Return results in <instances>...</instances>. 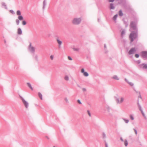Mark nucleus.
<instances>
[{
	"instance_id": "obj_13",
	"label": "nucleus",
	"mask_w": 147,
	"mask_h": 147,
	"mask_svg": "<svg viewBox=\"0 0 147 147\" xmlns=\"http://www.w3.org/2000/svg\"><path fill=\"white\" fill-rule=\"evenodd\" d=\"M17 33L19 35H21L22 34V31L20 28H19L18 29Z\"/></svg>"
},
{
	"instance_id": "obj_9",
	"label": "nucleus",
	"mask_w": 147,
	"mask_h": 147,
	"mask_svg": "<svg viewBox=\"0 0 147 147\" xmlns=\"http://www.w3.org/2000/svg\"><path fill=\"white\" fill-rule=\"evenodd\" d=\"M29 49L30 51L32 52H34L35 51V48L32 46L31 45H30Z\"/></svg>"
},
{
	"instance_id": "obj_35",
	"label": "nucleus",
	"mask_w": 147,
	"mask_h": 147,
	"mask_svg": "<svg viewBox=\"0 0 147 147\" xmlns=\"http://www.w3.org/2000/svg\"><path fill=\"white\" fill-rule=\"evenodd\" d=\"M105 145L106 147H108V145L107 144V143L106 142V141L105 140Z\"/></svg>"
},
{
	"instance_id": "obj_48",
	"label": "nucleus",
	"mask_w": 147,
	"mask_h": 147,
	"mask_svg": "<svg viewBox=\"0 0 147 147\" xmlns=\"http://www.w3.org/2000/svg\"><path fill=\"white\" fill-rule=\"evenodd\" d=\"M104 47L105 48V49L106 48V45L105 44L104 45Z\"/></svg>"
},
{
	"instance_id": "obj_10",
	"label": "nucleus",
	"mask_w": 147,
	"mask_h": 147,
	"mask_svg": "<svg viewBox=\"0 0 147 147\" xmlns=\"http://www.w3.org/2000/svg\"><path fill=\"white\" fill-rule=\"evenodd\" d=\"M22 101L25 107L26 108H27L28 106V103L23 99H22Z\"/></svg>"
},
{
	"instance_id": "obj_27",
	"label": "nucleus",
	"mask_w": 147,
	"mask_h": 147,
	"mask_svg": "<svg viewBox=\"0 0 147 147\" xmlns=\"http://www.w3.org/2000/svg\"><path fill=\"white\" fill-rule=\"evenodd\" d=\"M128 83L131 86H133L134 85V84L131 82H128Z\"/></svg>"
},
{
	"instance_id": "obj_25",
	"label": "nucleus",
	"mask_w": 147,
	"mask_h": 147,
	"mask_svg": "<svg viewBox=\"0 0 147 147\" xmlns=\"http://www.w3.org/2000/svg\"><path fill=\"white\" fill-rule=\"evenodd\" d=\"M141 113H142V115H143V117H144V118H145V119H146V116L145 115V114L144 113V112H143V111H142L141 112Z\"/></svg>"
},
{
	"instance_id": "obj_1",
	"label": "nucleus",
	"mask_w": 147,
	"mask_h": 147,
	"mask_svg": "<svg viewBox=\"0 0 147 147\" xmlns=\"http://www.w3.org/2000/svg\"><path fill=\"white\" fill-rule=\"evenodd\" d=\"M136 23L135 22H131L130 24L129 30L131 32L129 35V38L131 42L134 41V39L136 38L138 36V30L136 27Z\"/></svg>"
},
{
	"instance_id": "obj_31",
	"label": "nucleus",
	"mask_w": 147,
	"mask_h": 147,
	"mask_svg": "<svg viewBox=\"0 0 147 147\" xmlns=\"http://www.w3.org/2000/svg\"><path fill=\"white\" fill-rule=\"evenodd\" d=\"M16 22L17 25H18L20 23V22L18 20H16Z\"/></svg>"
},
{
	"instance_id": "obj_42",
	"label": "nucleus",
	"mask_w": 147,
	"mask_h": 147,
	"mask_svg": "<svg viewBox=\"0 0 147 147\" xmlns=\"http://www.w3.org/2000/svg\"><path fill=\"white\" fill-rule=\"evenodd\" d=\"M125 82H127V83H128V82H129L128 80L127 79H126V78L125 79Z\"/></svg>"
},
{
	"instance_id": "obj_43",
	"label": "nucleus",
	"mask_w": 147,
	"mask_h": 147,
	"mask_svg": "<svg viewBox=\"0 0 147 147\" xmlns=\"http://www.w3.org/2000/svg\"><path fill=\"white\" fill-rule=\"evenodd\" d=\"M114 0H109V2H113L114 1Z\"/></svg>"
},
{
	"instance_id": "obj_18",
	"label": "nucleus",
	"mask_w": 147,
	"mask_h": 147,
	"mask_svg": "<svg viewBox=\"0 0 147 147\" xmlns=\"http://www.w3.org/2000/svg\"><path fill=\"white\" fill-rule=\"evenodd\" d=\"M106 109L109 113L110 112L112 111V109L108 106L106 107Z\"/></svg>"
},
{
	"instance_id": "obj_24",
	"label": "nucleus",
	"mask_w": 147,
	"mask_h": 147,
	"mask_svg": "<svg viewBox=\"0 0 147 147\" xmlns=\"http://www.w3.org/2000/svg\"><path fill=\"white\" fill-rule=\"evenodd\" d=\"M102 135L103 138H106V135L105 133L103 132Z\"/></svg>"
},
{
	"instance_id": "obj_6",
	"label": "nucleus",
	"mask_w": 147,
	"mask_h": 147,
	"mask_svg": "<svg viewBox=\"0 0 147 147\" xmlns=\"http://www.w3.org/2000/svg\"><path fill=\"white\" fill-rule=\"evenodd\" d=\"M140 67L143 69H147V64L143 63L139 65Z\"/></svg>"
},
{
	"instance_id": "obj_8",
	"label": "nucleus",
	"mask_w": 147,
	"mask_h": 147,
	"mask_svg": "<svg viewBox=\"0 0 147 147\" xmlns=\"http://www.w3.org/2000/svg\"><path fill=\"white\" fill-rule=\"evenodd\" d=\"M59 45V47H60L62 44V42L59 38H57L56 39Z\"/></svg>"
},
{
	"instance_id": "obj_34",
	"label": "nucleus",
	"mask_w": 147,
	"mask_h": 147,
	"mask_svg": "<svg viewBox=\"0 0 147 147\" xmlns=\"http://www.w3.org/2000/svg\"><path fill=\"white\" fill-rule=\"evenodd\" d=\"M138 98H140L142 99L141 96V95L140 92H139V95L138 96Z\"/></svg>"
},
{
	"instance_id": "obj_40",
	"label": "nucleus",
	"mask_w": 147,
	"mask_h": 147,
	"mask_svg": "<svg viewBox=\"0 0 147 147\" xmlns=\"http://www.w3.org/2000/svg\"><path fill=\"white\" fill-rule=\"evenodd\" d=\"M75 51H78L79 50V49H78L74 48L73 49Z\"/></svg>"
},
{
	"instance_id": "obj_21",
	"label": "nucleus",
	"mask_w": 147,
	"mask_h": 147,
	"mask_svg": "<svg viewBox=\"0 0 147 147\" xmlns=\"http://www.w3.org/2000/svg\"><path fill=\"white\" fill-rule=\"evenodd\" d=\"M129 117L130 118V119L132 120H133L134 119V116L133 115H129Z\"/></svg>"
},
{
	"instance_id": "obj_39",
	"label": "nucleus",
	"mask_w": 147,
	"mask_h": 147,
	"mask_svg": "<svg viewBox=\"0 0 147 147\" xmlns=\"http://www.w3.org/2000/svg\"><path fill=\"white\" fill-rule=\"evenodd\" d=\"M120 140L122 142H124V140H123V139L122 138V137H121L120 138Z\"/></svg>"
},
{
	"instance_id": "obj_49",
	"label": "nucleus",
	"mask_w": 147,
	"mask_h": 147,
	"mask_svg": "<svg viewBox=\"0 0 147 147\" xmlns=\"http://www.w3.org/2000/svg\"><path fill=\"white\" fill-rule=\"evenodd\" d=\"M127 25H126V27H127Z\"/></svg>"
},
{
	"instance_id": "obj_44",
	"label": "nucleus",
	"mask_w": 147,
	"mask_h": 147,
	"mask_svg": "<svg viewBox=\"0 0 147 147\" xmlns=\"http://www.w3.org/2000/svg\"><path fill=\"white\" fill-rule=\"evenodd\" d=\"M78 103L79 104H81V102H80V100H78Z\"/></svg>"
},
{
	"instance_id": "obj_3",
	"label": "nucleus",
	"mask_w": 147,
	"mask_h": 147,
	"mask_svg": "<svg viewBox=\"0 0 147 147\" xmlns=\"http://www.w3.org/2000/svg\"><path fill=\"white\" fill-rule=\"evenodd\" d=\"M81 20V19L80 18H74L72 20V23L74 24L78 25L80 23Z\"/></svg>"
},
{
	"instance_id": "obj_2",
	"label": "nucleus",
	"mask_w": 147,
	"mask_h": 147,
	"mask_svg": "<svg viewBox=\"0 0 147 147\" xmlns=\"http://www.w3.org/2000/svg\"><path fill=\"white\" fill-rule=\"evenodd\" d=\"M115 98L116 102L117 104H121L125 100L123 96L120 97L119 98H118L116 97H115Z\"/></svg>"
},
{
	"instance_id": "obj_15",
	"label": "nucleus",
	"mask_w": 147,
	"mask_h": 147,
	"mask_svg": "<svg viewBox=\"0 0 147 147\" xmlns=\"http://www.w3.org/2000/svg\"><path fill=\"white\" fill-rule=\"evenodd\" d=\"M122 119L126 123H128L129 122V120L125 118H123Z\"/></svg>"
},
{
	"instance_id": "obj_20",
	"label": "nucleus",
	"mask_w": 147,
	"mask_h": 147,
	"mask_svg": "<svg viewBox=\"0 0 147 147\" xmlns=\"http://www.w3.org/2000/svg\"><path fill=\"white\" fill-rule=\"evenodd\" d=\"M27 85L28 86V87H29L32 90H33V89L32 87L30 84V83H27Z\"/></svg>"
},
{
	"instance_id": "obj_7",
	"label": "nucleus",
	"mask_w": 147,
	"mask_h": 147,
	"mask_svg": "<svg viewBox=\"0 0 147 147\" xmlns=\"http://www.w3.org/2000/svg\"><path fill=\"white\" fill-rule=\"evenodd\" d=\"M81 72L82 73H83V75L84 76L87 77L88 76V73L84 71V69L82 68L81 69Z\"/></svg>"
},
{
	"instance_id": "obj_46",
	"label": "nucleus",
	"mask_w": 147,
	"mask_h": 147,
	"mask_svg": "<svg viewBox=\"0 0 147 147\" xmlns=\"http://www.w3.org/2000/svg\"><path fill=\"white\" fill-rule=\"evenodd\" d=\"M137 104H138V106H139V105H140V104L139 103V101H138L137 102Z\"/></svg>"
},
{
	"instance_id": "obj_38",
	"label": "nucleus",
	"mask_w": 147,
	"mask_h": 147,
	"mask_svg": "<svg viewBox=\"0 0 147 147\" xmlns=\"http://www.w3.org/2000/svg\"><path fill=\"white\" fill-rule=\"evenodd\" d=\"M68 59L69 60H72V59H71V58L69 56L68 57Z\"/></svg>"
},
{
	"instance_id": "obj_26",
	"label": "nucleus",
	"mask_w": 147,
	"mask_h": 147,
	"mask_svg": "<svg viewBox=\"0 0 147 147\" xmlns=\"http://www.w3.org/2000/svg\"><path fill=\"white\" fill-rule=\"evenodd\" d=\"M26 22L25 20H23L22 22V24L24 25H26Z\"/></svg>"
},
{
	"instance_id": "obj_5",
	"label": "nucleus",
	"mask_w": 147,
	"mask_h": 147,
	"mask_svg": "<svg viewBox=\"0 0 147 147\" xmlns=\"http://www.w3.org/2000/svg\"><path fill=\"white\" fill-rule=\"evenodd\" d=\"M142 56L143 58L145 59H147V52L143 51L142 53Z\"/></svg>"
},
{
	"instance_id": "obj_4",
	"label": "nucleus",
	"mask_w": 147,
	"mask_h": 147,
	"mask_svg": "<svg viewBox=\"0 0 147 147\" xmlns=\"http://www.w3.org/2000/svg\"><path fill=\"white\" fill-rule=\"evenodd\" d=\"M136 51V49L135 48H131L129 51L128 53L129 55L134 54Z\"/></svg>"
},
{
	"instance_id": "obj_41",
	"label": "nucleus",
	"mask_w": 147,
	"mask_h": 147,
	"mask_svg": "<svg viewBox=\"0 0 147 147\" xmlns=\"http://www.w3.org/2000/svg\"><path fill=\"white\" fill-rule=\"evenodd\" d=\"M137 63L138 64H139L140 63V60H138L137 61Z\"/></svg>"
},
{
	"instance_id": "obj_11",
	"label": "nucleus",
	"mask_w": 147,
	"mask_h": 147,
	"mask_svg": "<svg viewBox=\"0 0 147 147\" xmlns=\"http://www.w3.org/2000/svg\"><path fill=\"white\" fill-rule=\"evenodd\" d=\"M125 34V29H122L121 30V36L122 38L123 37V36Z\"/></svg>"
},
{
	"instance_id": "obj_32",
	"label": "nucleus",
	"mask_w": 147,
	"mask_h": 147,
	"mask_svg": "<svg viewBox=\"0 0 147 147\" xmlns=\"http://www.w3.org/2000/svg\"><path fill=\"white\" fill-rule=\"evenodd\" d=\"M54 56L53 55H51L50 56V58L51 60H53V59Z\"/></svg>"
},
{
	"instance_id": "obj_28",
	"label": "nucleus",
	"mask_w": 147,
	"mask_h": 147,
	"mask_svg": "<svg viewBox=\"0 0 147 147\" xmlns=\"http://www.w3.org/2000/svg\"><path fill=\"white\" fill-rule=\"evenodd\" d=\"M38 96L41 99H42V95L40 93H38Z\"/></svg>"
},
{
	"instance_id": "obj_16",
	"label": "nucleus",
	"mask_w": 147,
	"mask_h": 147,
	"mask_svg": "<svg viewBox=\"0 0 147 147\" xmlns=\"http://www.w3.org/2000/svg\"><path fill=\"white\" fill-rule=\"evenodd\" d=\"M110 9H114L115 7L114 6V5L112 3H111L110 5Z\"/></svg>"
},
{
	"instance_id": "obj_45",
	"label": "nucleus",
	"mask_w": 147,
	"mask_h": 147,
	"mask_svg": "<svg viewBox=\"0 0 147 147\" xmlns=\"http://www.w3.org/2000/svg\"><path fill=\"white\" fill-rule=\"evenodd\" d=\"M10 12L11 13H13V11H12V10H10Z\"/></svg>"
},
{
	"instance_id": "obj_12",
	"label": "nucleus",
	"mask_w": 147,
	"mask_h": 147,
	"mask_svg": "<svg viewBox=\"0 0 147 147\" xmlns=\"http://www.w3.org/2000/svg\"><path fill=\"white\" fill-rule=\"evenodd\" d=\"M111 78L117 80H119V78L117 75H114L111 77Z\"/></svg>"
},
{
	"instance_id": "obj_47",
	"label": "nucleus",
	"mask_w": 147,
	"mask_h": 147,
	"mask_svg": "<svg viewBox=\"0 0 147 147\" xmlns=\"http://www.w3.org/2000/svg\"><path fill=\"white\" fill-rule=\"evenodd\" d=\"M46 138H47V139H49V137L48 136H46Z\"/></svg>"
},
{
	"instance_id": "obj_30",
	"label": "nucleus",
	"mask_w": 147,
	"mask_h": 147,
	"mask_svg": "<svg viewBox=\"0 0 147 147\" xmlns=\"http://www.w3.org/2000/svg\"><path fill=\"white\" fill-rule=\"evenodd\" d=\"M65 80L67 81L69 80V77L67 76H66L65 77Z\"/></svg>"
},
{
	"instance_id": "obj_37",
	"label": "nucleus",
	"mask_w": 147,
	"mask_h": 147,
	"mask_svg": "<svg viewBox=\"0 0 147 147\" xmlns=\"http://www.w3.org/2000/svg\"><path fill=\"white\" fill-rule=\"evenodd\" d=\"M135 56L136 58H138L139 57V55L138 54H136L135 55Z\"/></svg>"
},
{
	"instance_id": "obj_29",
	"label": "nucleus",
	"mask_w": 147,
	"mask_h": 147,
	"mask_svg": "<svg viewBox=\"0 0 147 147\" xmlns=\"http://www.w3.org/2000/svg\"><path fill=\"white\" fill-rule=\"evenodd\" d=\"M138 108L140 110L141 112L142 111V109L140 105H139Z\"/></svg>"
},
{
	"instance_id": "obj_33",
	"label": "nucleus",
	"mask_w": 147,
	"mask_h": 147,
	"mask_svg": "<svg viewBox=\"0 0 147 147\" xmlns=\"http://www.w3.org/2000/svg\"><path fill=\"white\" fill-rule=\"evenodd\" d=\"M87 113H88V114L89 116L90 117L91 116V114H90V113L89 111V110L87 111Z\"/></svg>"
},
{
	"instance_id": "obj_23",
	"label": "nucleus",
	"mask_w": 147,
	"mask_h": 147,
	"mask_svg": "<svg viewBox=\"0 0 147 147\" xmlns=\"http://www.w3.org/2000/svg\"><path fill=\"white\" fill-rule=\"evenodd\" d=\"M16 14L18 16H21V13L19 10H18L16 12Z\"/></svg>"
},
{
	"instance_id": "obj_22",
	"label": "nucleus",
	"mask_w": 147,
	"mask_h": 147,
	"mask_svg": "<svg viewBox=\"0 0 147 147\" xmlns=\"http://www.w3.org/2000/svg\"><path fill=\"white\" fill-rule=\"evenodd\" d=\"M119 15L120 16H123V13H122V11L121 10H120L119 11Z\"/></svg>"
},
{
	"instance_id": "obj_19",
	"label": "nucleus",
	"mask_w": 147,
	"mask_h": 147,
	"mask_svg": "<svg viewBox=\"0 0 147 147\" xmlns=\"http://www.w3.org/2000/svg\"><path fill=\"white\" fill-rule=\"evenodd\" d=\"M117 16H118V15L116 14V15H115L113 17V19L115 21V22H116V20L117 19Z\"/></svg>"
},
{
	"instance_id": "obj_36",
	"label": "nucleus",
	"mask_w": 147,
	"mask_h": 147,
	"mask_svg": "<svg viewBox=\"0 0 147 147\" xmlns=\"http://www.w3.org/2000/svg\"><path fill=\"white\" fill-rule=\"evenodd\" d=\"M133 129L134 130V131H135V134L137 135V131L135 129Z\"/></svg>"
},
{
	"instance_id": "obj_17",
	"label": "nucleus",
	"mask_w": 147,
	"mask_h": 147,
	"mask_svg": "<svg viewBox=\"0 0 147 147\" xmlns=\"http://www.w3.org/2000/svg\"><path fill=\"white\" fill-rule=\"evenodd\" d=\"M18 18V20H23L24 19V18L22 16H19Z\"/></svg>"
},
{
	"instance_id": "obj_14",
	"label": "nucleus",
	"mask_w": 147,
	"mask_h": 147,
	"mask_svg": "<svg viewBox=\"0 0 147 147\" xmlns=\"http://www.w3.org/2000/svg\"><path fill=\"white\" fill-rule=\"evenodd\" d=\"M124 142L125 146L127 147L128 145V142L127 140L126 139L125 140H124Z\"/></svg>"
}]
</instances>
